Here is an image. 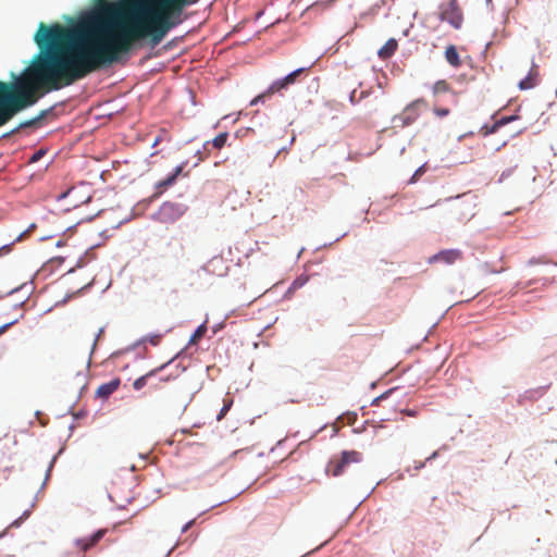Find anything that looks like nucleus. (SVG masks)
<instances>
[{
  "mask_svg": "<svg viewBox=\"0 0 557 557\" xmlns=\"http://www.w3.org/2000/svg\"><path fill=\"white\" fill-rule=\"evenodd\" d=\"M198 0H123L121 16L112 26V34L122 55L133 49L135 42L149 39L158 46L171 29L183 22L185 7Z\"/></svg>",
  "mask_w": 557,
  "mask_h": 557,
  "instance_id": "nucleus-2",
  "label": "nucleus"
},
{
  "mask_svg": "<svg viewBox=\"0 0 557 557\" xmlns=\"http://www.w3.org/2000/svg\"><path fill=\"white\" fill-rule=\"evenodd\" d=\"M318 181H319L318 178L311 180L310 182H308V183L306 184V188H307V189H312V188H313V186H314V183H318Z\"/></svg>",
  "mask_w": 557,
  "mask_h": 557,
  "instance_id": "nucleus-30",
  "label": "nucleus"
},
{
  "mask_svg": "<svg viewBox=\"0 0 557 557\" xmlns=\"http://www.w3.org/2000/svg\"><path fill=\"white\" fill-rule=\"evenodd\" d=\"M227 137H228V134H227V133H221V134H219V135H218L216 137H214V138H213V140H212V145H213V147H214V148H216V149H221V148L225 145V143H226V140H227Z\"/></svg>",
  "mask_w": 557,
  "mask_h": 557,
  "instance_id": "nucleus-19",
  "label": "nucleus"
},
{
  "mask_svg": "<svg viewBox=\"0 0 557 557\" xmlns=\"http://www.w3.org/2000/svg\"><path fill=\"white\" fill-rule=\"evenodd\" d=\"M182 171H183V166L182 165L177 166L171 175H169L166 178L161 180L157 183V188L162 190V189H165L169 186L173 185Z\"/></svg>",
  "mask_w": 557,
  "mask_h": 557,
  "instance_id": "nucleus-15",
  "label": "nucleus"
},
{
  "mask_svg": "<svg viewBox=\"0 0 557 557\" xmlns=\"http://www.w3.org/2000/svg\"><path fill=\"white\" fill-rule=\"evenodd\" d=\"M15 322H16V320L11 321V322L5 323V324H3L2 326H0V336H1L5 331H8V330H9V327H10V326H12Z\"/></svg>",
  "mask_w": 557,
  "mask_h": 557,
  "instance_id": "nucleus-25",
  "label": "nucleus"
},
{
  "mask_svg": "<svg viewBox=\"0 0 557 557\" xmlns=\"http://www.w3.org/2000/svg\"><path fill=\"white\" fill-rule=\"evenodd\" d=\"M42 156V151H37L36 153L33 154V157L30 158V161L32 162H36L39 160V158Z\"/></svg>",
  "mask_w": 557,
  "mask_h": 557,
  "instance_id": "nucleus-28",
  "label": "nucleus"
},
{
  "mask_svg": "<svg viewBox=\"0 0 557 557\" xmlns=\"http://www.w3.org/2000/svg\"><path fill=\"white\" fill-rule=\"evenodd\" d=\"M232 405H233V400L232 399H224V405H223L222 409L220 410V412H219V414L216 417V419L219 421L222 420L225 417L227 411L231 409Z\"/></svg>",
  "mask_w": 557,
  "mask_h": 557,
  "instance_id": "nucleus-21",
  "label": "nucleus"
},
{
  "mask_svg": "<svg viewBox=\"0 0 557 557\" xmlns=\"http://www.w3.org/2000/svg\"><path fill=\"white\" fill-rule=\"evenodd\" d=\"M445 59L446 61L455 69H458L461 66L462 61L460 59V55L458 53V50L456 46L449 45L445 50Z\"/></svg>",
  "mask_w": 557,
  "mask_h": 557,
  "instance_id": "nucleus-12",
  "label": "nucleus"
},
{
  "mask_svg": "<svg viewBox=\"0 0 557 557\" xmlns=\"http://www.w3.org/2000/svg\"><path fill=\"white\" fill-rule=\"evenodd\" d=\"M462 259V251L459 249L442 250L429 258V263L442 262L445 264H454Z\"/></svg>",
  "mask_w": 557,
  "mask_h": 557,
  "instance_id": "nucleus-7",
  "label": "nucleus"
},
{
  "mask_svg": "<svg viewBox=\"0 0 557 557\" xmlns=\"http://www.w3.org/2000/svg\"><path fill=\"white\" fill-rule=\"evenodd\" d=\"M548 261L544 260V259H530L529 260V264H539V263H547Z\"/></svg>",
  "mask_w": 557,
  "mask_h": 557,
  "instance_id": "nucleus-26",
  "label": "nucleus"
},
{
  "mask_svg": "<svg viewBox=\"0 0 557 557\" xmlns=\"http://www.w3.org/2000/svg\"><path fill=\"white\" fill-rule=\"evenodd\" d=\"M120 384H121V380L119 377H115V379L111 380L110 382L101 384L97 388L96 395L102 399H106L120 387Z\"/></svg>",
  "mask_w": 557,
  "mask_h": 557,
  "instance_id": "nucleus-11",
  "label": "nucleus"
},
{
  "mask_svg": "<svg viewBox=\"0 0 557 557\" xmlns=\"http://www.w3.org/2000/svg\"><path fill=\"white\" fill-rule=\"evenodd\" d=\"M425 173V165H421L419 169L416 170L411 178L409 180V184H414L419 181V178Z\"/></svg>",
  "mask_w": 557,
  "mask_h": 557,
  "instance_id": "nucleus-22",
  "label": "nucleus"
},
{
  "mask_svg": "<svg viewBox=\"0 0 557 557\" xmlns=\"http://www.w3.org/2000/svg\"><path fill=\"white\" fill-rule=\"evenodd\" d=\"M46 115V111H42L38 116L32 119V120H28V121H25V122H22L18 127L16 129H21V128H26V127H30V126H34L37 122H39L44 116Z\"/></svg>",
  "mask_w": 557,
  "mask_h": 557,
  "instance_id": "nucleus-20",
  "label": "nucleus"
},
{
  "mask_svg": "<svg viewBox=\"0 0 557 557\" xmlns=\"http://www.w3.org/2000/svg\"><path fill=\"white\" fill-rule=\"evenodd\" d=\"M438 453L434 451L430 457L426 458V461L435 459L437 457Z\"/></svg>",
  "mask_w": 557,
  "mask_h": 557,
  "instance_id": "nucleus-31",
  "label": "nucleus"
},
{
  "mask_svg": "<svg viewBox=\"0 0 557 557\" xmlns=\"http://www.w3.org/2000/svg\"><path fill=\"white\" fill-rule=\"evenodd\" d=\"M398 42L396 39H388L385 45L379 50L377 54L382 60L389 59L397 50Z\"/></svg>",
  "mask_w": 557,
  "mask_h": 557,
  "instance_id": "nucleus-13",
  "label": "nucleus"
},
{
  "mask_svg": "<svg viewBox=\"0 0 557 557\" xmlns=\"http://www.w3.org/2000/svg\"><path fill=\"white\" fill-rule=\"evenodd\" d=\"M433 112L438 117H445V116H447L449 114L450 111L447 108H437V107H435L433 109Z\"/></svg>",
  "mask_w": 557,
  "mask_h": 557,
  "instance_id": "nucleus-23",
  "label": "nucleus"
},
{
  "mask_svg": "<svg viewBox=\"0 0 557 557\" xmlns=\"http://www.w3.org/2000/svg\"><path fill=\"white\" fill-rule=\"evenodd\" d=\"M428 103L424 99L419 98L410 102L401 113L393 117L395 126L405 127L411 125L420 116L421 110L425 109Z\"/></svg>",
  "mask_w": 557,
  "mask_h": 557,
  "instance_id": "nucleus-5",
  "label": "nucleus"
},
{
  "mask_svg": "<svg viewBox=\"0 0 557 557\" xmlns=\"http://www.w3.org/2000/svg\"><path fill=\"white\" fill-rule=\"evenodd\" d=\"M440 18L447 22L455 29H459L463 23V12L457 0H449L440 5Z\"/></svg>",
  "mask_w": 557,
  "mask_h": 557,
  "instance_id": "nucleus-6",
  "label": "nucleus"
},
{
  "mask_svg": "<svg viewBox=\"0 0 557 557\" xmlns=\"http://www.w3.org/2000/svg\"><path fill=\"white\" fill-rule=\"evenodd\" d=\"M306 67H299L287 74L285 77L275 79L271 83L267 90L255 97L250 104L256 106L260 102L263 103L267 99L271 98L275 94L282 95L284 90L288 89L289 86L296 84L299 81L300 76L306 72Z\"/></svg>",
  "mask_w": 557,
  "mask_h": 557,
  "instance_id": "nucleus-4",
  "label": "nucleus"
},
{
  "mask_svg": "<svg viewBox=\"0 0 557 557\" xmlns=\"http://www.w3.org/2000/svg\"><path fill=\"white\" fill-rule=\"evenodd\" d=\"M207 326L205 324L199 325L194 334L189 338V344H197L200 338L205 336Z\"/></svg>",
  "mask_w": 557,
  "mask_h": 557,
  "instance_id": "nucleus-18",
  "label": "nucleus"
},
{
  "mask_svg": "<svg viewBox=\"0 0 557 557\" xmlns=\"http://www.w3.org/2000/svg\"><path fill=\"white\" fill-rule=\"evenodd\" d=\"M403 413H406L407 416L409 417H416L417 416V411L416 410H412V409H405L401 411Z\"/></svg>",
  "mask_w": 557,
  "mask_h": 557,
  "instance_id": "nucleus-29",
  "label": "nucleus"
},
{
  "mask_svg": "<svg viewBox=\"0 0 557 557\" xmlns=\"http://www.w3.org/2000/svg\"><path fill=\"white\" fill-rule=\"evenodd\" d=\"M195 523V519L188 521L183 528H182V532H186L187 530H189Z\"/></svg>",
  "mask_w": 557,
  "mask_h": 557,
  "instance_id": "nucleus-27",
  "label": "nucleus"
},
{
  "mask_svg": "<svg viewBox=\"0 0 557 557\" xmlns=\"http://www.w3.org/2000/svg\"><path fill=\"white\" fill-rule=\"evenodd\" d=\"M423 467H424V462H421L420 465H418V466L416 467V469H421V468H423Z\"/></svg>",
  "mask_w": 557,
  "mask_h": 557,
  "instance_id": "nucleus-33",
  "label": "nucleus"
},
{
  "mask_svg": "<svg viewBox=\"0 0 557 557\" xmlns=\"http://www.w3.org/2000/svg\"><path fill=\"white\" fill-rule=\"evenodd\" d=\"M159 214L162 220L172 218L173 215L177 214V207L174 203H163L160 208Z\"/></svg>",
  "mask_w": 557,
  "mask_h": 557,
  "instance_id": "nucleus-16",
  "label": "nucleus"
},
{
  "mask_svg": "<svg viewBox=\"0 0 557 557\" xmlns=\"http://www.w3.org/2000/svg\"><path fill=\"white\" fill-rule=\"evenodd\" d=\"M487 2H491L492 0H486Z\"/></svg>",
  "mask_w": 557,
  "mask_h": 557,
  "instance_id": "nucleus-35",
  "label": "nucleus"
},
{
  "mask_svg": "<svg viewBox=\"0 0 557 557\" xmlns=\"http://www.w3.org/2000/svg\"><path fill=\"white\" fill-rule=\"evenodd\" d=\"M96 343H97V338H96V339L94 341V343H92V348H95Z\"/></svg>",
  "mask_w": 557,
  "mask_h": 557,
  "instance_id": "nucleus-34",
  "label": "nucleus"
},
{
  "mask_svg": "<svg viewBox=\"0 0 557 557\" xmlns=\"http://www.w3.org/2000/svg\"><path fill=\"white\" fill-rule=\"evenodd\" d=\"M449 91H451V87L445 79L437 81L432 87V92L434 96H438Z\"/></svg>",
  "mask_w": 557,
  "mask_h": 557,
  "instance_id": "nucleus-17",
  "label": "nucleus"
},
{
  "mask_svg": "<svg viewBox=\"0 0 557 557\" xmlns=\"http://www.w3.org/2000/svg\"><path fill=\"white\" fill-rule=\"evenodd\" d=\"M360 460V455L357 451H343L341 460L337 461L332 469V474L334 476L341 475L344 471L345 466L351 462H358Z\"/></svg>",
  "mask_w": 557,
  "mask_h": 557,
  "instance_id": "nucleus-8",
  "label": "nucleus"
},
{
  "mask_svg": "<svg viewBox=\"0 0 557 557\" xmlns=\"http://www.w3.org/2000/svg\"><path fill=\"white\" fill-rule=\"evenodd\" d=\"M161 337L162 336L160 334L149 335V336H147L146 342L150 343L153 346H157V345H159Z\"/></svg>",
  "mask_w": 557,
  "mask_h": 557,
  "instance_id": "nucleus-24",
  "label": "nucleus"
},
{
  "mask_svg": "<svg viewBox=\"0 0 557 557\" xmlns=\"http://www.w3.org/2000/svg\"><path fill=\"white\" fill-rule=\"evenodd\" d=\"M540 82L539 66L536 64H532L529 74L520 81L519 88L521 90H527L535 87Z\"/></svg>",
  "mask_w": 557,
  "mask_h": 557,
  "instance_id": "nucleus-10",
  "label": "nucleus"
},
{
  "mask_svg": "<svg viewBox=\"0 0 557 557\" xmlns=\"http://www.w3.org/2000/svg\"><path fill=\"white\" fill-rule=\"evenodd\" d=\"M165 366H161V367H158L156 369H152L151 371L147 372L146 374L139 376L138 379H136L133 383V387L136 389V391H139L144 386H146L149 377L156 375L158 372H160Z\"/></svg>",
  "mask_w": 557,
  "mask_h": 557,
  "instance_id": "nucleus-14",
  "label": "nucleus"
},
{
  "mask_svg": "<svg viewBox=\"0 0 557 557\" xmlns=\"http://www.w3.org/2000/svg\"><path fill=\"white\" fill-rule=\"evenodd\" d=\"M120 16L121 7L101 0L75 27L41 22L34 40L46 52L32 66V75L48 89H61L120 62L123 55L112 34Z\"/></svg>",
  "mask_w": 557,
  "mask_h": 557,
  "instance_id": "nucleus-1",
  "label": "nucleus"
},
{
  "mask_svg": "<svg viewBox=\"0 0 557 557\" xmlns=\"http://www.w3.org/2000/svg\"><path fill=\"white\" fill-rule=\"evenodd\" d=\"M106 533V529H100L89 537L76 540L75 546L78 550L85 553L89 548L94 547L104 536Z\"/></svg>",
  "mask_w": 557,
  "mask_h": 557,
  "instance_id": "nucleus-9",
  "label": "nucleus"
},
{
  "mask_svg": "<svg viewBox=\"0 0 557 557\" xmlns=\"http://www.w3.org/2000/svg\"><path fill=\"white\" fill-rule=\"evenodd\" d=\"M10 248L9 246H3L0 248V256L2 255L3 251H8Z\"/></svg>",
  "mask_w": 557,
  "mask_h": 557,
  "instance_id": "nucleus-32",
  "label": "nucleus"
},
{
  "mask_svg": "<svg viewBox=\"0 0 557 557\" xmlns=\"http://www.w3.org/2000/svg\"><path fill=\"white\" fill-rule=\"evenodd\" d=\"M37 86L45 87L48 91L52 90L32 75V69L28 77L17 86L0 82V127L5 125L16 113L37 101Z\"/></svg>",
  "mask_w": 557,
  "mask_h": 557,
  "instance_id": "nucleus-3",
  "label": "nucleus"
}]
</instances>
